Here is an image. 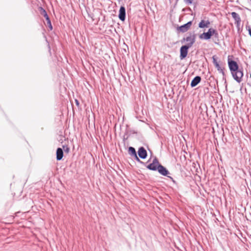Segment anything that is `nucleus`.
I'll return each mask as SVG.
<instances>
[{"label": "nucleus", "instance_id": "1", "mask_svg": "<svg viewBox=\"0 0 251 251\" xmlns=\"http://www.w3.org/2000/svg\"><path fill=\"white\" fill-rule=\"evenodd\" d=\"M228 64L229 70L234 79L238 82L242 81L243 76V71L239 69L237 62L234 60H228Z\"/></svg>", "mask_w": 251, "mask_h": 251}, {"label": "nucleus", "instance_id": "2", "mask_svg": "<svg viewBox=\"0 0 251 251\" xmlns=\"http://www.w3.org/2000/svg\"><path fill=\"white\" fill-rule=\"evenodd\" d=\"M196 34L194 32H189L185 37H184L181 41L183 43V41L186 42L185 45L187 47L191 48L196 41Z\"/></svg>", "mask_w": 251, "mask_h": 251}, {"label": "nucleus", "instance_id": "3", "mask_svg": "<svg viewBox=\"0 0 251 251\" xmlns=\"http://www.w3.org/2000/svg\"><path fill=\"white\" fill-rule=\"evenodd\" d=\"M40 14L43 15L46 19L47 22V25L50 28V30L52 29V26L51 25L50 20L46 12V11L42 7L39 8Z\"/></svg>", "mask_w": 251, "mask_h": 251}, {"label": "nucleus", "instance_id": "4", "mask_svg": "<svg viewBox=\"0 0 251 251\" xmlns=\"http://www.w3.org/2000/svg\"><path fill=\"white\" fill-rule=\"evenodd\" d=\"M190 48L186 45L182 46L180 49L179 58L181 60L185 58L188 54V49Z\"/></svg>", "mask_w": 251, "mask_h": 251}, {"label": "nucleus", "instance_id": "5", "mask_svg": "<svg viewBox=\"0 0 251 251\" xmlns=\"http://www.w3.org/2000/svg\"><path fill=\"white\" fill-rule=\"evenodd\" d=\"M192 24V21H189L186 24L181 25L178 27V30L184 33L188 30V29L190 28L191 25Z\"/></svg>", "mask_w": 251, "mask_h": 251}, {"label": "nucleus", "instance_id": "6", "mask_svg": "<svg viewBox=\"0 0 251 251\" xmlns=\"http://www.w3.org/2000/svg\"><path fill=\"white\" fill-rule=\"evenodd\" d=\"M159 162L157 159L155 158L153 159L152 163L150 164L147 166V168L151 170L156 171L157 170Z\"/></svg>", "mask_w": 251, "mask_h": 251}, {"label": "nucleus", "instance_id": "7", "mask_svg": "<svg viewBox=\"0 0 251 251\" xmlns=\"http://www.w3.org/2000/svg\"><path fill=\"white\" fill-rule=\"evenodd\" d=\"M232 18L235 20V24H236L237 27H239L241 23V18L238 14L236 12H232L231 13Z\"/></svg>", "mask_w": 251, "mask_h": 251}, {"label": "nucleus", "instance_id": "8", "mask_svg": "<svg viewBox=\"0 0 251 251\" xmlns=\"http://www.w3.org/2000/svg\"><path fill=\"white\" fill-rule=\"evenodd\" d=\"M119 18L122 21H124L126 19V8L124 6H121L120 8Z\"/></svg>", "mask_w": 251, "mask_h": 251}, {"label": "nucleus", "instance_id": "9", "mask_svg": "<svg viewBox=\"0 0 251 251\" xmlns=\"http://www.w3.org/2000/svg\"><path fill=\"white\" fill-rule=\"evenodd\" d=\"M157 170L158 172L164 176H167V175L169 173V171L161 165H158L157 167Z\"/></svg>", "mask_w": 251, "mask_h": 251}, {"label": "nucleus", "instance_id": "10", "mask_svg": "<svg viewBox=\"0 0 251 251\" xmlns=\"http://www.w3.org/2000/svg\"><path fill=\"white\" fill-rule=\"evenodd\" d=\"M201 80V77L200 76H195L192 80L191 82V86L194 87L197 86Z\"/></svg>", "mask_w": 251, "mask_h": 251}, {"label": "nucleus", "instance_id": "11", "mask_svg": "<svg viewBox=\"0 0 251 251\" xmlns=\"http://www.w3.org/2000/svg\"><path fill=\"white\" fill-rule=\"evenodd\" d=\"M211 30L208 29L207 32H203L201 34L199 37L201 39L208 40L211 38Z\"/></svg>", "mask_w": 251, "mask_h": 251}, {"label": "nucleus", "instance_id": "12", "mask_svg": "<svg viewBox=\"0 0 251 251\" xmlns=\"http://www.w3.org/2000/svg\"><path fill=\"white\" fill-rule=\"evenodd\" d=\"M63 156V150L60 148H57L56 150V160L59 161L61 160Z\"/></svg>", "mask_w": 251, "mask_h": 251}, {"label": "nucleus", "instance_id": "13", "mask_svg": "<svg viewBox=\"0 0 251 251\" xmlns=\"http://www.w3.org/2000/svg\"><path fill=\"white\" fill-rule=\"evenodd\" d=\"M209 25L210 22L208 20L206 21L204 20H201L199 24V27L200 28L207 27H208Z\"/></svg>", "mask_w": 251, "mask_h": 251}, {"label": "nucleus", "instance_id": "14", "mask_svg": "<svg viewBox=\"0 0 251 251\" xmlns=\"http://www.w3.org/2000/svg\"><path fill=\"white\" fill-rule=\"evenodd\" d=\"M128 154L131 156V157L133 156H135L136 154H137L135 149L132 147H130L128 148Z\"/></svg>", "mask_w": 251, "mask_h": 251}, {"label": "nucleus", "instance_id": "15", "mask_svg": "<svg viewBox=\"0 0 251 251\" xmlns=\"http://www.w3.org/2000/svg\"><path fill=\"white\" fill-rule=\"evenodd\" d=\"M215 67L217 68L218 71L223 74V75H225V72L224 70V68H222L221 66L220 65L219 63L215 66Z\"/></svg>", "mask_w": 251, "mask_h": 251}, {"label": "nucleus", "instance_id": "16", "mask_svg": "<svg viewBox=\"0 0 251 251\" xmlns=\"http://www.w3.org/2000/svg\"><path fill=\"white\" fill-rule=\"evenodd\" d=\"M147 156V152L146 150L142 147V159H145Z\"/></svg>", "mask_w": 251, "mask_h": 251}, {"label": "nucleus", "instance_id": "17", "mask_svg": "<svg viewBox=\"0 0 251 251\" xmlns=\"http://www.w3.org/2000/svg\"><path fill=\"white\" fill-rule=\"evenodd\" d=\"M213 63L215 66L219 64V62L217 60V57L215 55L213 56L212 57Z\"/></svg>", "mask_w": 251, "mask_h": 251}, {"label": "nucleus", "instance_id": "18", "mask_svg": "<svg viewBox=\"0 0 251 251\" xmlns=\"http://www.w3.org/2000/svg\"><path fill=\"white\" fill-rule=\"evenodd\" d=\"M209 30H211V36H212V35H214V34H216L217 33H218V31L216 30V29H214L213 28H209Z\"/></svg>", "mask_w": 251, "mask_h": 251}, {"label": "nucleus", "instance_id": "19", "mask_svg": "<svg viewBox=\"0 0 251 251\" xmlns=\"http://www.w3.org/2000/svg\"><path fill=\"white\" fill-rule=\"evenodd\" d=\"M209 30H211V36H212V35H214V34H216L217 33H218V31L216 30V29H214L213 28H209Z\"/></svg>", "mask_w": 251, "mask_h": 251}, {"label": "nucleus", "instance_id": "20", "mask_svg": "<svg viewBox=\"0 0 251 251\" xmlns=\"http://www.w3.org/2000/svg\"><path fill=\"white\" fill-rule=\"evenodd\" d=\"M137 153H138V156L141 158V155H142V153H141V147H139L138 149V151H137Z\"/></svg>", "mask_w": 251, "mask_h": 251}, {"label": "nucleus", "instance_id": "21", "mask_svg": "<svg viewBox=\"0 0 251 251\" xmlns=\"http://www.w3.org/2000/svg\"><path fill=\"white\" fill-rule=\"evenodd\" d=\"M63 149L64 150V151L65 152H69V151H70V149L69 147H68L67 146H63Z\"/></svg>", "mask_w": 251, "mask_h": 251}, {"label": "nucleus", "instance_id": "22", "mask_svg": "<svg viewBox=\"0 0 251 251\" xmlns=\"http://www.w3.org/2000/svg\"><path fill=\"white\" fill-rule=\"evenodd\" d=\"M132 158L136 160L138 162H141L140 160V157L137 156V154H136L135 156H133Z\"/></svg>", "mask_w": 251, "mask_h": 251}, {"label": "nucleus", "instance_id": "23", "mask_svg": "<svg viewBox=\"0 0 251 251\" xmlns=\"http://www.w3.org/2000/svg\"><path fill=\"white\" fill-rule=\"evenodd\" d=\"M184 1L186 4H190L192 3V0H184Z\"/></svg>", "mask_w": 251, "mask_h": 251}, {"label": "nucleus", "instance_id": "24", "mask_svg": "<svg viewBox=\"0 0 251 251\" xmlns=\"http://www.w3.org/2000/svg\"><path fill=\"white\" fill-rule=\"evenodd\" d=\"M213 36H214V37H215V38H218V37H219V34H218V33H216V34H214V35H213Z\"/></svg>", "mask_w": 251, "mask_h": 251}, {"label": "nucleus", "instance_id": "25", "mask_svg": "<svg viewBox=\"0 0 251 251\" xmlns=\"http://www.w3.org/2000/svg\"><path fill=\"white\" fill-rule=\"evenodd\" d=\"M75 102H76V104L77 105H78V104H79L78 101L77 100H75Z\"/></svg>", "mask_w": 251, "mask_h": 251}, {"label": "nucleus", "instance_id": "26", "mask_svg": "<svg viewBox=\"0 0 251 251\" xmlns=\"http://www.w3.org/2000/svg\"><path fill=\"white\" fill-rule=\"evenodd\" d=\"M170 178L173 180V181L174 183H175V182H176V181H175L174 180H173V178H172V177H170Z\"/></svg>", "mask_w": 251, "mask_h": 251}]
</instances>
